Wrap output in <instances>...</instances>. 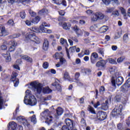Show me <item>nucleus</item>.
I'll return each mask as SVG.
<instances>
[{
	"label": "nucleus",
	"mask_w": 130,
	"mask_h": 130,
	"mask_svg": "<svg viewBox=\"0 0 130 130\" xmlns=\"http://www.w3.org/2000/svg\"><path fill=\"white\" fill-rule=\"evenodd\" d=\"M124 59H125V57L124 56H122L117 59V62H118V63H121Z\"/></svg>",
	"instance_id": "39"
},
{
	"label": "nucleus",
	"mask_w": 130,
	"mask_h": 130,
	"mask_svg": "<svg viewBox=\"0 0 130 130\" xmlns=\"http://www.w3.org/2000/svg\"><path fill=\"white\" fill-rule=\"evenodd\" d=\"M25 41L26 42H35L37 44H40V39L38 37L35 36V34L33 32L27 33L25 36Z\"/></svg>",
	"instance_id": "4"
},
{
	"label": "nucleus",
	"mask_w": 130,
	"mask_h": 130,
	"mask_svg": "<svg viewBox=\"0 0 130 130\" xmlns=\"http://www.w3.org/2000/svg\"><path fill=\"white\" fill-rule=\"evenodd\" d=\"M52 86L55 88L54 90H57V91H60V90H61V86H60L56 81L52 84Z\"/></svg>",
	"instance_id": "24"
},
{
	"label": "nucleus",
	"mask_w": 130,
	"mask_h": 130,
	"mask_svg": "<svg viewBox=\"0 0 130 130\" xmlns=\"http://www.w3.org/2000/svg\"><path fill=\"white\" fill-rule=\"evenodd\" d=\"M112 15L115 17H117L119 16V12H118V11L116 10L112 13Z\"/></svg>",
	"instance_id": "56"
},
{
	"label": "nucleus",
	"mask_w": 130,
	"mask_h": 130,
	"mask_svg": "<svg viewBox=\"0 0 130 130\" xmlns=\"http://www.w3.org/2000/svg\"><path fill=\"white\" fill-rule=\"evenodd\" d=\"M105 91V88L104 86H101L100 88V92L101 94H103Z\"/></svg>",
	"instance_id": "57"
},
{
	"label": "nucleus",
	"mask_w": 130,
	"mask_h": 130,
	"mask_svg": "<svg viewBox=\"0 0 130 130\" xmlns=\"http://www.w3.org/2000/svg\"><path fill=\"white\" fill-rule=\"evenodd\" d=\"M43 67L44 69H47V68H48V63L47 62H45L43 64Z\"/></svg>",
	"instance_id": "63"
},
{
	"label": "nucleus",
	"mask_w": 130,
	"mask_h": 130,
	"mask_svg": "<svg viewBox=\"0 0 130 130\" xmlns=\"http://www.w3.org/2000/svg\"><path fill=\"white\" fill-rule=\"evenodd\" d=\"M122 114V105H119L114 108L111 113L112 116H118Z\"/></svg>",
	"instance_id": "7"
},
{
	"label": "nucleus",
	"mask_w": 130,
	"mask_h": 130,
	"mask_svg": "<svg viewBox=\"0 0 130 130\" xmlns=\"http://www.w3.org/2000/svg\"><path fill=\"white\" fill-rule=\"evenodd\" d=\"M123 83V78L121 76L114 75L111 78V83L113 87L120 86Z\"/></svg>",
	"instance_id": "5"
},
{
	"label": "nucleus",
	"mask_w": 130,
	"mask_h": 130,
	"mask_svg": "<svg viewBox=\"0 0 130 130\" xmlns=\"http://www.w3.org/2000/svg\"><path fill=\"white\" fill-rule=\"evenodd\" d=\"M120 10L121 12V14L124 17V19H126V12L125 11V9H124V8H123L122 7H121V8H120Z\"/></svg>",
	"instance_id": "35"
},
{
	"label": "nucleus",
	"mask_w": 130,
	"mask_h": 130,
	"mask_svg": "<svg viewBox=\"0 0 130 130\" xmlns=\"http://www.w3.org/2000/svg\"><path fill=\"white\" fill-rule=\"evenodd\" d=\"M29 13L31 17H34V16H36V13L33 12V11L31 10H29Z\"/></svg>",
	"instance_id": "62"
},
{
	"label": "nucleus",
	"mask_w": 130,
	"mask_h": 130,
	"mask_svg": "<svg viewBox=\"0 0 130 130\" xmlns=\"http://www.w3.org/2000/svg\"><path fill=\"white\" fill-rule=\"evenodd\" d=\"M58 13L59 15H60V16H64V14H66L63 10H60L58 11Z\"/></svg>",
	"instance_id": "64"
},
{
	"label": "nucleus",
	"mask_w": 130,
	"mask_h": 130,
	"mask_svg": "<svg viewBox=\"0 0 130 130\" xmlns=\"http://www.w3.org/2000/svg\"><path fill=\"white\" fill-rule=\"evenodd\" d=\"M63 112V110H62V108L58 107L56 109V113L54 115L55 118H58V116H60V115L62 114Z\"/></svg>",
	"instance_id": "16"
},
{
	"label": "nucleus",
	"mask_w": 130,
	"mask_h": 130,
	"mask_svg": "<svg viewBox=\"0 0 130 130\" xmlns=\"http://www.w3.org/2000/svg\"><path fill=\"white\" fill-rule=\"evenodd\" d=\"M109 72L111 75H115L117 74V69L115 67H111L109 69Z\"/></svg>",
	"instance_id": "26"
},
{
	"label": "nucleus",
	"mask_w": 130,
	"mask_h": 130,
	"mask_svg": "<svg viewBox=\"0 0 130 130\" xmlns=\"http://www.w3.org/2000/svg\"><path fill=\"white\" fill-rule=\"evenodd\" d=\"M114 10V8H108L107 9L106 13H111L113 12Z\"/></svg>",
	"instance_id": "59"
},
{
	"label": "nucleus",
	"mask_w": 130,
	"mask_h": 130,
	"mask_svg": "<svg viewBox=\"0 0 130 130\" xmlns=\"http://www.w3.org/2000/svg\"><path fill=\"white\" fill-rule=\"evenodd\" d=\"M26 86H28V88L29 89L34 90V91L38 94H41V93L49 94V93L52 92V90L49 88L48 86L43 87V84L37 81L32 82Z\"/></svg>",
	"instance_id": "1"
},
{
	"label": "nucleus",
	"mask_w": 130,
	"mask_h": 130,
	"mask_svg": "<svg viewBox=\"0 0 130 130\" xmlns=\"http://www.w3.org/2000/svg\"><path fill=\"white\" fill-rule=\"evenodd\" d=\"M101 107L102 109L103 110H107L109 107V103L108 100L106 101L105 103L102 104Z\"/></svg>",
	"instance_id": "21"
},
{
	"label": "nucleus",
	"mask_w": 130,
	"mask_h": 130,
	"mask_svg": "<svg viewBox=\"0 0 130 130\" xmlns=\"http://www.w3.org/2000/svg\"><path fill=\"white\" fill-rule=\"evenodd\" d=\"M20 16L21 18V19H25L26 17V14L25 13V12L22 11L20 12Z\"/></svg>",
	"instance_id": "54"
},
{
	"label": "nucleus",
	"mask_w": 130,
	"mask_h": 130,
	"mask_svg": "<svg viewBox=\"0 0 130 130\" xmlns=\"http://www.w3.org/2000/svg\"><path fill=\"white\" fill-rule=\"evenodd\" d=\"M111 2H112L114 3V4H116L117 6H119V5H120V2H119V1L118 0H111Z\"/></svg>",
	"instance_id": "58"
},
{
	"label": "nucleus",
	"mask_w": 130,
	"mask_h": 130,
	"mask_svg": "<svg viewBox=\"0 0 130 130\" xmlns=\"http://www.w3.org/2000/svg\"><path fill=\"white\" fill-rule=\"evenodd\" d=\"M79 78H80V73H76L75 74V81H79Z\"/></svg>",
	"instance_id": "61"
},
{
	"label": "nucleus",
	"mask_w": 130,
	"mask_h": 130,
	"mask_svg": "<svg viewBox=\"0 0 130 130\" xmlns=\"http://www.w3.org/2000/svg\"><path fill=\"white\" fill-rule=\"evenodd\" d=\"M70 52L73 53L76 51V46L71 47L69 49Z\"/></svg>",
	"instance_id": "52"
},
{
	"label": "nucleus",
	"mask_w": 130,
	"mask_h": 130,
	"mask_svg": "<svg viewBox=\"0 0 130 130\" xmlns=\"http://www.w3.org/2000/svg\"><path fill=\"white\" fill-rule=\"evenodd\" d=\"M123 39L124 42H128V36L126 34L124 35Z\"/></svg>",
	"instance_id": "50"
},
{
	"label": "nucleus",
	"mask_w": 130,
	"mask_h": 130,
	"mask_svg": "<svg viewBox=\"0 0 130 130\" xmlns=\"http://www.w3.org/2000/svg\"><path fill=\"white\" fill-rule=\"evenodd\" d=\"M7 45H13L14 46V45H16L15 44H13L12 42L9 41H5L3 43V44L1 45L0 48L2 50H7L8 49V47Z\"/></svg>",
	"instance_id": "10"
},
{
	"label": "nucleus",
	"mask_w": 130,
	"mask_h": 130,
	"mask_svg": "<svg viewBox=\"0 0 130 130\" xmlns=\"http://www.w3.org/2000/svg\"><path fill=\"white\" fill-rule=\"evenodd\" d=\"M21 35L19 34H14L13 35L9 36L10 39H14V38H18V37H20Z\"/></svg>",
	"instance_id": "42"
},
{
	"label": "nucleus",
	"mask_w": 130,
	"mask_h": 130,
	"mask_svg": "<svg viewBox=\"0 0 130 130\" xmlns=\"http://www.w3.org/2000/svg\"><path fill=\"white\" fill-rule=\"evenodd\" d=\"M40 15H47L48 14V10L47 9H43L39 11Z\"/></svg>",
	"instance_id": "36"
},
{
	"label": "nucleus",
	"mask_w": 130,
	"mask_h": 130,
	"mask_svg": "<svg viewBox=\"0 0 130 130\" xmlns=\"http://www.w3.org/2000/svg\"><path fill=\"white\" fill-rule=\"evenodd\" d=\"M2 56L5 58L6 62H9L11 61V55L10 54V53H9V52H7L6 53L2 54Z\"/></svg>",
	"instance_id": "18"
},
{
	"label": "nucleus",
	"mask_w": 130,
	"mask_h": 130,
	"mask_svg": "<svg viewBox=\"0 0 130 130\" xmlns=\"http://www.w3.org/2000/svg\"><path fill=\"white\" fill-rule=\"evenodd\" d=\"M68 62L64 58L62 57L59 59V62L56 64V68H60L61 66H67Z\"/></svg>",
	"instance_id": "13"
},
{
	"label": "nucleus",
	"mask_w": 130,
	"mask_h": 130,
	"mask_svg": "<svg viewBox=\"0 0 130 130\" xmlns=\"http://www.w3.org/2000/svg\"><path fill=\"white\" fill-rule=\"evenodd\" d=\"M17 123L14 121L10 122L9 123L8 130H16Z\"/></svg>",
	"instance_id": "17"
},
{
	"label": "nucleus",
	"mask_w": 130,
	"mask_h": 130,
	"mask_svg": "<svg viewBox=\"0 0 130 130\" xmlns=\"http://www.w3.org/2000/svg\"><path fill=\"white\" fill-rule=\"evenodd\" d=\"M80 63H81V59H80V58H77L76 59L75 63L73 62V64H74V66H76V64H80Z\"/></svg>",
	"instance_id": "53"
},
{
	"label": "nucleus",
	"mask_w": 130,
	"mask_h": 130,
	"mask_svg": "<svg viewBox=\"0 0 130 130\" xmlns=\"http://www.w3.org/2000/svg\"><path fill=\"white\" fill-rule=\"evenodd\" d=\"M96 15L98 16V19H101V20H102V19H103V18H104V15H103V14H102V13L100 12H96Z\"/></svg>",
	"instance_id": "41"
},
{
	"label": "nucleus",
	"mask_w": 130,
	"mask_h": 130,
	"mask_svg": "<svg viewBox=\"0 0 130 130\" xmlns=\"http://www.w3.org/2000/svg\"><path fill=\"white\" fill-rule=\"evenodd\" d=\"M43 49L44 50H47L48 49V40L45 39L43 45Z\"/></svg>",
	"instance_id": "27"
},
{
	"label": "nucleus",
	"mask_w": 130,
	"mask_h": 130,
	"mask_svg": "<svg viewBox=\"0 0 130 130\" xmlns=\"http://www.w3.org/2000/svg\"><path fill=\"white\" fill-rule=\"evenodd\" d=\"M45 27H50V24L45 22H42V24L39 27L40 33H44L45 32L46 30V28H45Z\"/></svg>",
	"instance_id": "12"
},
{
	"label": "nucleus",
	"mask_w": 130,
	"mask_h": 130,
	"mask_svg": "<svg viewBox=\"0 0 130 130\" xmlns=\"http://www.w3.org/2000/svg\"><path fill=\"white\" fill-rule=\"evenodd\" d=\"M102 1L103 4H105V5H106V6H108V5H110L111 2V0H102Z\"/></svg>",
	"instance_id": "49"
},
{
	"label": "nucleus",
	"mask_w": 130,
	"mask_h": 130,
	"mask_svg": "<svg viewBox=\"0 0 130 130\" xmlns=\"http://www.w3.org/2000/svg\"><path fill=\"white\" fill-rule=\"evenodd\" d=\"M9 42H12V44H15V45L13 46L12 45H10L11 46L9 48V52H12L13 51H14V50H15V47H16V46H17V43H16V41H14V40H11L9 41Z\"/></svg>",
	"instance_id": "20"
},
{
	"label": "nucleus",
	"mask_w": 130,
	"mask_h": 130,
	"mask_svg": "<svg viewBox=\"0 0 130 130\" xmlns=\"http://www.w3.org/2000/svg\"><path fill=\"white\" fill-rule=\"evenodd\" d=\"M105 64H106V61L103 60L98 61L95 66L96 67H98V68H100V67H102L103 68L105 67Z\"/></svg>",
	"instance_id": "22"
},
{
	"label": "nucleus",
	"mask_w": 130,
	"mask_h": 130,
	"mask_svg": "<svg viewBox=\"0 0 130 130\" xmlns=\"http://www.w3.org/2000/svg\"><path fill=\"white\" fill-rule=\"evenodd\" d=\"M8 25H10V26H14V20L12 19H10L8 22Z\"/></svg>",
	"instance_id": "60"
},
{
	"label": "nucleus",
	"mask_w": 130,
	"mask_h": 130,
	"mask_svg": "<svg viewBox=\"0 0 130 130\" xmlns=\"http://www.w3.org/2000/svg\"><path fill=\"white\" fill-rule=\"evenodd\" d=\"M25 23L26 24V25H27V26H31V25H32V20H30L29 19L26 20L25 21Z\"/></svg>",
	"instance_id": "51"
},
{
	"label": "nucleus",
	"mask_w": 130,
	"mask_h": 130,
	"mask_svg": "<svg viewBox=\"0 0 130 130\" xmlns=\"http://www.w3.org/2000/svg\"><path fill=\"white\" fill-rule=\"evenodd\" d=\"M1 30V36H6V35H8V32H7V31L5 29V26H1L0 27Z\"/></svg>",
	"instance_id": "29"
},
{
	"label": "nucleus",
	"mask_w": 130,
	"mask_h": 130,
	"mask_svg": "<svg viewBox=\"0 0 130 130\" xmlns=\"http://www.w3.org/2000/svg\"><path fill=\"white\" fill-rule=\"evenodd\" d=\"M107 116V115L106 114V113L105 112L100 111L98 113V118L100 120H105L106 119V117Z\"/></svg>",
	"instance_id": "14"
},
{
	"label": "nucleus",
	"mask_w": 130,
	"mask_h": 130,
	"mask_svg": "<svg viewBox=\"0 0 130 130\" xmlns=\"http://www.w3.org/2000/svg\"><path fill=\"white\" fill-rule=\"evenodd\" d=\"M24 103L26 105H30V106H35L37 104L36 98L32 94L31 91L28 89L25 91Z\"/></svg>",
	"instance_id": "2"
},
{
	"label": "nucleus",
	"mask_w": 130,
	"mask_h": 130,
	"mask_svg": "<svg viewBox=\"0 0 130 130\" xmlns=\"http://www.w3.org/2000/svg\"><path fill=\"white\" fill-rule=\"evenodd\" d=\"M88 111H90L91 113H92L93 114H95V110H94V108L90 106H89L88 107Z\"/></svg>",
	"instance_id": "43"
},
{
	"label": "nucleus",
	"mask_w": 130,
	"mask_h": 130,
	"mask_svg": "<svg viewBox=\"0 0 130 130\" xmlns=\"http://www.w3.org/2000/svg\"><path fill=\"white\" fill-rule=\"evenodd\" d=\"M99 53L101 54L102 56H104V49L101 48L99 49Z\"/></svg>",
	"instance_id": "55"
},
{
	"label": "nucleus",
	"mask_w": 130,
	"mask_h": 130,
	"mask_svg": "<svg viewBox=\"0 0 130 130\" xmlns=\"http://www.w3.org/2000/svg\"><path fill=\"white\" fill-rule=\"evenodd\" d=\"M62 56H63V54H62V53H56L54 55V57L56 59H60V58H61Z\"/></svg>",
	"instance_id": "30"
},
{
	"label": "nucleus",
	"mask_w": 130,
	"mask_h": 130,
	"mask_svg": "<svg viewBox=\"0 0 130 130\" xmlns=\"http://www.w3.org/2000/svg\"><path fill=\"white\" fill-rule=\"evenodd\" d=\"M109 61L110 63H112L113 64H116V63H117L115 59L111 58H109Z\"/></svg>",
	"instance_id": "46"
},
{
	"label": "nucleus",
	"mask_w": 130,
	"mask_h": 130,
	"mask_svg": "<svg viewBox=\"0 0 130 130\" xmlns=\"http://www.w3.org/2000/svg\"><path fill=\"white\" fill-rule=\"evenodd\" d=\"M66 125H63L61 130H75L74 127L75 126V123L69 118H67L65 120Z\"/></svg>",
	"instance_id": "6"
},
{
	"label": "nucleus",
	"mask_w": 130,
	"mask_h": 130,
	"mask_svg": "<svg viewBox=\"0 0 130 130\" xmlns=\"http://www.w3.org/2000/svg\"><path fill=\"white\" fill-rule=\"evenodd\" d=\"M51 99V96L49 95L47 98H42L41 99V102H44L45 101H48V100H50Z\"/></svg>",
	"instance_id": "40"
},
{
	"label": "nucleus",
	"mask_w": 130,
	"mask_h": 130,
	"mask_svg": "<svg viewBox=\"0 0 130 130\" xmlns=\"http://www.w3.org/2000/svg\"><path fill=\"white\" fill-rule=\"evenodd\" d=\"M4 103H5V101L4 100V98L0 96V110L3 109V106H4Z\"/></svg>",
	"instance_id": "37"
},
{
	"label": "nucleus",
	"mask_w": 130,
	"mask_h": 130,
	"mask_svg": "<svg viewBox=\"0 0 130 130\" xmlns=\"http://www.w3.org/2000/svg\"><path fill=\"white\" fill-rule=\"evenodd\" d=\"M30 121L34 123V124H35L36 122H37V120L36 119V116L35 115H33L30 117Z\"/></svg>",
	"instance_id": "38"
},
{
	"label": "nucleus",
	"mask_w": 130,
	"mask_h": 130,
	"mask_svg": "<svg viewBox=\"0 0 130 130\" xmlns=\"http://www.w3.org/2000/svg\"><path fill=\"white\" fill-rule=\"evenodd\" d=\"M91 20L93 22H95L98 20V16H97V14L95 13L94 15H92L91 16Z\"/></svg>",
	"instance_id": "34"
},
{
	"label": "nucleus",
	"mask_w": 130,
	"mask_h": 130,
	"mask_svg": "<svg viewBox=\"0 0 130 130\" xmlns=\"http://www.w3.org/2000/svg\"><path fill=\"white\" fill-rule=\"evenodd\" d=\"M90 58H95V59L98 58V54L96 53H92Z\"/></svg>",
	"instance_id": "47"
},
{
	"label": "nucleus",
	"mask_w": 130,
	"mask_h": 130,
	"mask_svg": "<svg viewBox=\"0 0 130 130\" xmlns=\"http://www.w3.org/2000/svg\"><path fill=\"white\" fill-rule=\"evenodd\" d=\"M108 29H109L108 26L106 25H104L102 27H101L100 32L101 33H105V32H106L108 30Z\"/></svg>",
	"instance_id": "33"
},
{
	"label": "nucleus",
	"mask_w": 130,
	"mask_h": 130,
	"mask_svg": "<svg viewBox=\"0 0 130 130\" xmlns=\"http://www.w3.org/2000/svg\"><path fill=\"white\" fill-rule=\"evenodd\" d=\"M72 30L76 32V34H78V35H80L81 34V29L78 27L77 25H75L72 28Z\"/></svg>",
	"instance_id": "28"
},
{
	"label": "nucleus",
	"mask_w": 130,
	"mask_h": 130,
	"mask_svg": "<svg viewBox=\"0 0 130 130\" xmlns=\"http://www.w3.org/2000/svg\"><path fill=\"white\" fill-rule=\"evenodd\" d=\"M60 42L62 45H67V41L64 39L63 38H61L60 40Z\"/></svg>",
	"instance_id": "48"
},
{
	"label": "nucleus",
	"mask_w": 130,
	"mask_h": 130,
	"mask_svg": "<svg viewBox=\"0 0 130 130\" xmlns=\"http://www.w3.org/2000/svg\"><path fill=\"white\" fill-rule=\"evenodd\" d=\"M20 58L22 59H24V60H26V61H28V62H32V58L31 57L28 56L26 55H20Z\"/></svg>",
	"instance_id": "23"
},
{
	"label": "nucleus",
	"mask_w": 130,
	"mask_h": 130,
	"mask_svg": "<svg viewBox=\"0 0 130 130\" xmlns=\"http://www.w3.org/2000/svg\"><path fill=\"white\" fill-rule=\"evenodd\" d=\"M17 76L18 73L16 72H13L11 75V82H13L14 87H18L19 85V79L17 78Z\"/></svg>",
	"instance_id": "9"
},
{
	"label": "nucleus",
	"mask_w": 130,
	"mask_h": 130,
	"mask_svg": "<svg viewBox=\"0 0 130 130\" xmlns=\"http://www.w3.org/2000/svg\"><path fill=\"white\" fill-rule=\"evenodd\" d=\"M71 23L64 22L62 23V27L64 30H70L71 29Z\"/></svg>",
	"instance_id": "25"
},
{
	"label": "nucleus",
	"mask_w": 130,
	"mask_h": 130,
	"mask_svg": "<svg viewBox=\"0 0 130 130\" xmlns=\"http://www.w3.org/2000/svg\"><path fill=\"white\" fill-rule=\"evenodd\" d=\"M40 21V17L39 16H36L31 20L32 24H38Z\"/></svg>",
	"instance_id": "31"
},
{
	"label": "nucleus",
	"mask_w": 130,
	"mask_h": 130,
	"mask_svg": "<svg viewBox=\"0 0 130 130\" xmlns=\"http://www.w3.org/2000/svg\"><path fill=\"white\" fill-rule=\"evenodd\" d=\"M117 128L118 130H130L129 129H125L123 128V127H122V124L121 123L118 124Z\"/></svg>",
	"instance_id": "44"
},
{
	"label": "nucleus",
	"mask_w": 130,
	"mask_h": 130,
	"mask_svg": "<svg viewBox=\"0 0 130 130\" xmlns=\"http://www.w3.org/2000/svg\"><path fill=\"white\" fill-rule=\"evenodd\" d=\"M91 104L93 105V107H94V108H97L98 106H100V102L98 101L95 104H94V102H91Z\"/></svg>",
	"instance_id": "45"
},
{
	"label": "nucleus",
	"mask_w": 130,
	"mask_h": 130,
	"mask_svg": "<svg viewBox=\"0 0 130 130\" xmlns=\"http://www.w3.org/2000/svg\"><path fill=\"white\" fill-rule=\"evenodd\" d=\"M54 4L56 5H62L64 7L67 6V2L66 0H52Z\"/></svg>",
	"instance_id": "19"
},
{
	"label": "nucleus",
	"mask_w": 130,
	"mask_h": 130,
	"mask_svg": "<svg viewBox=\"0 0 130 130\" xmlns=\"http://www.w3.org/2000/svg\"><path fill=\"white\" fill-rule=\"evenodd\" d=\"M17 120L18 122L22 123L25 127H30V123L28 122V121L25 118V117L20 116L17 118Z\"/></svg>",
	"instance_id": "8"
},
{
	"label": "nucleus",
	"mask_w": 130,
	"mask_h": 130,
	"mask_svg": "<svg viewBox=\"0 0 130 130\" xmlns=\"http://www.w3.org/2000/svg\"><path fill=\"white\" fill-rule=\"evenodd\" d=\"M41 116L43 119L46 120L45 123H48V125H49V123H51L52 120H53V117L50 115V112H49L48 110H46L42 112Z\"/></svg>",
	"instance_id": "3"
},
{
	"label": "nucleus",
	"mask_w": 130,
	"mask_h": 130,
	"mask_svg": "<svg viewBox=\"0 0 130 130\" xmlns=\"http://www.w3.org/2000/svg\"><path fill=\"white\" fill-rule=\"evenodd\" d=\"M28 31H32L36 33H40V29L37 27H32L31 28L28 29Z\"/></svg>",
	"instance_id": "32"
},
{
	"label": "nucleus",
	"mask_w": 130,
	"mask_h": 130,
	"mask_svg": "<svg viewBox=\"0 0 130 130\" xmlns=\"http://www.w3.org/2000/svg\"><path fill=\"white\" fill-rule=\"evenodd\" d=\"M130 87V78L128 79L124 85H123L121 87V91L122 92H125L126 91H127V89Z\"/></svg>",
	"instance_id": "11"
},
{
	"label": "nucleus",
	"mask_w": 130,
	"mask_h": 130,
	"mask_svg": "<svg viewBox=\"0 0 130 130\" xmlns=\"http://www.w3.org/2000/svg\"><path fill=\"white\" fill-rule=\"evenodd\" d=\"M63 79L64 81H69L71 83H73L74 82V80H73L71 77H70V75L69 74V72L65 71L63 75Z\"/></svg>",
	"instance_id": "15"
}]
</instances>
